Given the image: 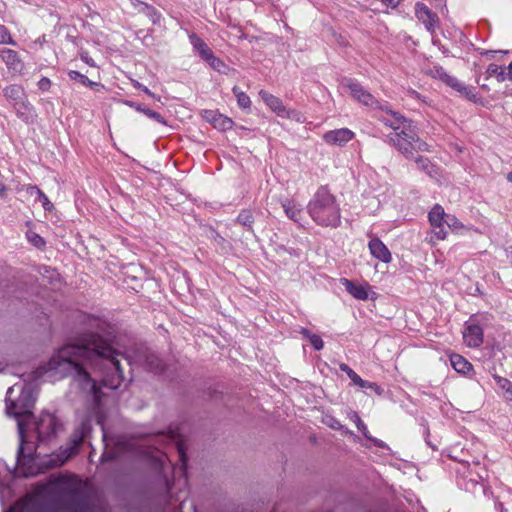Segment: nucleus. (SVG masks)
Wrapping results in <instances>:
<instances>
[{"mask_svg":"<svg viewBox=\"0 0 512 512\" xmlns=\"http://www.w3.org/2000/svg\"><path fill=\"white\" fill-rule=\"evenodd\" d=\"M119 357L124 358L130 366H141L154 373L164 370L162 360L144 344H134L120 351L98 333H87L77 343L61 347L45 367L32 372L27 379H23V383H17L7 390L6 412L17 420L20 438L16 456V473L19 476L29 477L38 471L35 465H30L36 459L32 453L34 447H28V453H25L24 447L26 428L34 419L31 410L36 400V385L33 381L46 372L54 371L63 377H72L82 390L98 398L96 381L88 369L108 370L101 380L102 385L117 389L124 379Z\"/></svg>","mask_w":512,"mask_h":512,"instance_id":"nucleus-1","label":"nucleus"},{"mask_svg":"<svg viewBox=\"0 0 512 512\" xmlns=\"http://www.w3.org/2000/svg\"><path fill=\"white\" fill-rule=\"evenodd\" d=\"M119 357L124 358L130 366H141L154 373L164 370L162 360L144 344H134L120 351L98 333H87L77 343L61 347L45 367L32 372L27 379H23V383H17L7 390L6 412L17 420L20 438L16 456V473L19 476L29 477L38 471L35 465H30L36 459L32 453L34 447H28V453H25L24 447L26 428L34 419L31 410L36 400V385L33 381L46 372L54 371L63 377H72L82 390L98 398L96 381L88 369L108 370L101 380L102 385L117 389L124 379Z\"/></svg>","mask_w":512,"mask_h":512,"instance_id":"nucleus-2","label":"nucleus"},{"mask_svg":"<svg viewBox=\"0 0 512 512\" xmlns=\"http://www.w3.org/2000/svg\"><path fill=\"white\" fill-rule=\"evenodd\" d=\"M60 428L61 425L57 418L48 412H43L37 420L35 418L32 419L26 428L25 453L29 452L28 447H34L32 453L36 459L30 462V465H35L38 469L31 476L42 473L50 468L60 467L69 458L76 455L83 440L91 431V423L88 419L81 421L72 434L69 444L66 447H61L59 452L52 454L44 453L42 451L43 446L56 437Z\"/></svg>","mask_w":512,"mask_h":512,"instance_id":"nucleus-3","label":"nucleus"},{"mask_svg":"<svg viewBox=\"0 0 512 512\" xmlns=\"http://www.w3.org/2000/svg\"><path fill=\"white\" fill-rule=\"evenodd\" d=\"M47 490L51 500H28L21 504L19 512H90L89 499L82 481L74 475H59L50 479Z\"/></svg>","mask_w":512,"mask_h":512,"instance_id":"nucleus-4","label":"nucleus"},{"mask_svg":"<svg viewBox=\"0 0 512 512\" xmlns=\"http://www.w3.org/2000/svg\"><path fill=\"white\" fill-rule=\"evenodd\" d=\"M307 212L319 226L336 228L341 223V210L335 196L320 187L307 204Z\"/></svg>","mask_w":512,"mask_h":512,"instance_id":"nucleus-5","label":"nucleus"},{"mask_svg":"<svg viewBox=\"0 0 512 512\" xmlns=\"http://www.w3.org/2000/svg\"><path fill=\"white\" fill-rule=\"evenodd\" d=\"M389 143L406 159H414L418 152L429 151V145L419 138L416 126L412 121L405 124L397 132L388 135Z\"/></svg>","mask_w":512,"mask_h":512,"instance_id":"nucleus-6","label":"nucleus"},{"mask_svg":"<svg viewBox=\"0 0 512 512\" xmlns=\"http://www.w3.org/2000/svg\"><path fill=\"white\" fill-rule=\"evenodd\" d=\"M446 212L444 208L436 204L428 214V220L431 225V238L430 242L435 244L436 241L446 239L448 232L446 226Z\"/></svg>","mask_w":512,"mask_h":512,"instance_id":"nucleus-7","label":"nucleus"},{"mask_svg":"<svg viewBox=\"0 0 512 512\" xmlns=\"http://www.w3.org/2000/svg\"><path fill=\"white\" fill-rule=\"evenodd\" d=\"M415 16L425 26L429 33H435L439 24V17L426 4L422 2H417L415 4Z\"/></svg>","mask_w":512,"mask_h":512,"instance_id":"nucleus-8","label":"nucleus"},{"mask_svg":"<svg viewBox=\"0 0 512 512\" xmlns=\"http://www.w3.org/2000/svg\"><path fill=\"white\" fill-rule=\"evenodd\" d=\"M344 86L350 90L353 98L362 103L363 105L372 108L378 107L379 102L375 99V97L367 90H365L362 87V85L357 81L353 79H345Z\"/></svg>","mask_w":512,"mask_h":512,"instance_id":"nucleus-9","label":"nucleus"},{"mask_svg":"<svg viewBox=\"0 0 512 512\" xmlns=\"http://www.w3.org/2000/svg\"><path fill=\"white\" fill-rule=\"evenodd\" d=\"M375 109H377V107ZM378 109H380L379 115L376 116L378 120L381 121L384 125L392 128L394 132H397L402 127H404L405 124L411 121L398 112L392 111L388 107H382L379 103Z\"/></svg>","mask_w":512,"mask_h":512,"instance_id":"nucleus-10","label":"nucleus"},{"mask_svg":"<svg viewBox=\"0 0 512 512\" xmlns=\"http://www.w3.org/2000/svg\"><path fill=\"white\" fill-rule=\"evenodd\" d=\"M0 58L5 63L8 71L13 75H21L23 73L25 65L17 51L9 48L0 49Z\"/></svg>","mask_w":512,"mask_h":512,"instance_id":"nucleus-11","label":"nucleus"},{"mask_svg":"<svg viewBox=\"0 0 512 512\" xmlns=\"http://www.w3.org/2000/svg\"><path fill=\"white\" fill-rule=\"evenodd\" d=\"M354 136L355 133L352 130L348 128H340L327 131L323 134L322 138L328 145L342 147L351 141Z\"/></svg>","mask_w":512,"mask_h":512,"instance_id":"nucleus-12","label":"nucleus"},{"mask_svg":"<svg viewBox=\"0 0 512 512\" xmlns=\"http://www.w3.org/2000/svg\"><path fill=\"white\" fill-rule=\"evenodd\" d=\"M202 117L209 123H211L216 129L225 131L229 130L233 126V121L220 114L215 110H204L202 112Z\"/></svg>","mask_w":512,"mask_h":512,"instance_id":"nucleus-13","label":"nucleus"},{"mask_svg":"<svg viewBox=\"0 0 512 512\" xmlns=\"http://www.w3.org/2000/svg\"><path fill=\"white\" fill-rule=\"evenodd\" d=\"M463 338L467 346L479 347L483 343V330L478 324L469 323L463 332Z\"/></svg>","mask_w":512,"mask_h":512,"instance_id":"nucleus-14","label":"nucleus"},{"mask_svg":"<svg viewBox=\"0 0 512 512\" xmlns=\"http://www.w3.org/2000/svg\"><path fill=\"white\" fill-rule=\"evenodd\" d=\"M340 283L346 291L357 300H367L369 298V284H356L347 278H341Z\"/></svg>","mask_w":512,"mask_h":512,"instance_id":"nucleus-15","label":"nucleus"},{"mask_svg":"<svg viewBox=\"0 0 512 512\" xmlns=\"http://www.w3.org/2000/svg\"><path fill=\"white\" fill-rule=\"evenodd\" d=\"M282 208L286 216L296 224L303 226L304 213L302 205L293 199H286L282 202Z\"/></svg>","mask_w":512,"mask_h":512,"instance_id":"nucleus-16","label":"nucleus"},{"mask_svg":"<svg viewBox=\"0 0 512 512\" xmlns=\"http://www.w3.org/2000/svg\"><path fill=\"white\" fill-rule=\"evenodd\" d=\"M259 96L263 100V102L278 116L281 117H290L289 112L287 111L286 107L282 103L281 99L278 97L261 90L259 92Z\"/></svg>","mask_w":512,"mask_h":512,"instance_id":"nucleus-17","label":"nucleus"},{"mask_svg":"<svg viewBox=\"0 0 512 512\" xmlns=\"http://www.w3.org/2000/svg\"><path fill=\"white\" fill-rule=\"evenodd\" d=\"M368 247L370 253L378 260L389 263L392 259L391 253L386 245L379 239L373 238L369 241Z\"/></svg>","mask_w":512,"mask_h":512,"instance_id":"nucleus-18","label":"nucleus"},{"mask_svg":"<svg viewBox=\"0 0 512 512\" xmlns=\"http://www.w3.org/2000/svg\"><path fill=\"white\" fill-rule=\"evenodd\" d=\"M132 7L139 13L145 14L154 24L160 23L161 13L153 6L140 0H129Z\"/></svg>","mask_w":512,"mask_h":512,"instance_id":"nucleus-19","label":"nucleus"},{"mask_svg":"<svg viewBox=\"0 0 512 512\" xmlns=\"http://www.w3.org/2000/svg\"><path fill=\"white\" fill-rule=\"evenodd\" d=\"M445 83L469 100H474L476 98L475 88L465 85L456 77L449 76Z\"/></svg>","mask_w":512,"mask_h":512,"instance_id":"nucleus-20","label":"nucleus"},{"mask_svg":"<svg viewBox=\"0 0 512 512\" xmlns=\"http://www.w3.org/2000/svg\"><path fill=\"white\" fill-rule=\"evenodd\" d=\"M13 107L17 116L22 120L28 122L33 117V106L28 101L27 96L21 101L16 102Z\"/></svg>","mask_w":512,"mask_h":512,"instance_id":"nucleus-21","label":"nucleus"},{"mask_svg":"<svg viewBox=\"0 0 512 512\" xmlns=\"http://www.w3.org/2000/svg\"><path fill=\"white\" fill-rule=\"evenodd\" d=\"M4 96L7 98V100L12 104L15 105L16 102L21 101L23 98L26 97L25 91L23 87L17 84H12L7 86L3 90Z\"/></svg>","mask_w":512,"mask_h":512,"instance_id":"nucleus-22","label":"nucleus"},{"mask_svg":"<svg viewBox=\"0 0 512 512\" xmlns=\"http://www.w3.org/2000/svg\"><path fill=\"white\" fill-rule=\"evenodd\" d=\"M68 77L71 80L78 81L83 86L90 87L92 89H95L96 91H100L105 88L104 85H102L101 83L91 81L90 79H88L87 76L75 70L68 71Z\"/></svg>","mask_w":512,"mask_h":512,"instance_id":"nucleus-23","label":"nucleus"},{"mask_svg":"<svg viewBox=\"0 0 512 512\" xmlns=\"http://www.w3.org/2000/svg\"><path fill=\"white\" fill-rule=\"evenodd\" d=\"M189 39L193 49L198 52L199 56L203 60H205L212 53V50L208 47V45L196 34H191Z\"/></svg>","mask_w":512,"mask_h":512,"instance_id":"nucleus-24","label":"nucleus"},{"mask_svg":"<svg viewBox=\"0 0 512 512\" xmlns=\"http://www.w3.org/2000/svg\"><path fill=\"white\" fill-rule=\"evenodd\" d=\"M452 367L459 373H467L472 369L471 363H469L464 357L458 354H453L450 357Z\"/></svg>","mask_w":512,"mask_h":512,"instance_id":"nucleus-25","label":"nucleus"},{"mask_svg":"<svg viewBox=\"0 0 512 512\" xmlns=\"http://www.w3.org/2000/svg\"><path fill=\"white\" fill-rule=\"evenodd\" d=\"M127 104L130 106V107H133L135 108L137 111L143 113L144 115H146L147 117L153 119L154 121L160 123V124H163V125H166V121L164 119V117L159 114L158 112L156 111H153L149 108H145L139 104H135L134 102H127Z\"/></svg>","mask_w":512,"mask_h":512,"instance_id":"nucleus-26","label":"nucleus"},{"mask_svg":"<svg viewBox=\"0 0 512 512\" xmlns=\"http://www.w3.org/2000/svg\"><path fill=\"white\" fill-rule=\"evenodd\" d=\"M494 380L496 381L498 387L504 391L505 399L508 401H512V382L504 377L495 375Z\"/></svg>","mask_w":512,"mask_h":512,"instance_id":"nucleus-27","label":"nucleus"},{"mask_svg":"<svg viewBox=\"0 0 512 512\" xmlns=\"http://www.w3.org/2000/svg\"><path fill=\"white\" fill-rule=\"evenodd\" d=\"M236 222L249 231H252V224L254 223V216L251 210H242L236 218Z\"/></svg>","mask_w":512,"mask_h":512,"instance_id":"nucleus-28","label":"nucleus"},{"mask_svg":"<svg viewBox=\"0 0 512 512\" xmlns=\"http://www.w3.org/2000/svg\"><path fill=\"white\" fill-rule=\"evenodd\" d=\"M412 160L415 162L416 167L419 170H422L429 175H432L434 172V166L431 164L428 158L415 154V158Z\"/></svg>","mask_w":512,"mask_h":512,"instance_id":"nucleus-29","label":"nucleus"},{"mask_svg":"<svg viewBox=\"0 0 512 512\" xmlns=\"http://www.w3.org/2000/svg\"><path fill=\"white\" fill-rule=\"evenodd\" d=\"M446 226L454 233L464 230V224L454 215L446 213Z\"/></svg>","mask_w":512,"mask_h":512,"instance_id":"nucleus-30","label":"nucleus"},{"mask_svg":"<svg viewBox=\"0 0 512 512\" xmlns=\"http://www.w3.org/2000/svg\"><path fill=\"white\" fill-rule=\"evenodd\" d=\"M36 194L37 195V199L39 202H41L42 204V207L46 210V211H50L53 209V204L50 202V200L48 199V197L43 193L42 190H40L38 187L36 186H33V187H30V194L33 195V194Z\"/></svg>","mask_w":512,"mask_h":512,"instance_id":"nucleus-31","label":"nucleus"},{"mask_svg":"<svg viewBox=\"0 0 512 512\" xmlns=\"http://www.w3.org/2000/svg\"><path fill=\"white\" fill-rule=\"evenodd\" d=\"M425 73L433 78L440 79L444 83L446 82L447 78L450 76L447 74V72L444 70V68L440 65H434L430 68H427L425 70Z\"/></svg>","mask_w":512,"mask_h":512,"instance_id":"nucleus-32","label":"nucleus"},{"mask_svg":"<svg viewBox=\"0 0 512 512\" xmlns=\"http://www.w3.org/2000/svg\"><path fill=\"white\" fill-rule=\"evenodd\" d=\"M232 92L235 95V97L237 98V103H238L239 107L244 108V109L250 107V105H251L250 97L246 93L241 91L238 86H234L232 89Z\"/></svg>","mask_w":512,"mask_h":512,"instance_id":"nucleus-33","label":"nucleus"},{"mask_svg":"<svg viewBox=\"0 0 512 512\" xmlns=\"http://www.w3.org/2000/svg\"><path fill=\"white\" fill-rule=\"evenodd\" d=\"M204 61L207 62L211 68L218 72H224V69L226 68L225 63L216 57L213 52Z\"/></svg>","mask_w":512,"mask_h":512,"instance_id":"nucleus-34","label":"nucleus"},{"mask_svg":"<svg viewBox=\"0 0 512 512\" xmlns=\"http://www.w3.org/2000/svg\"><path fill=\"white\" fill-rule=\"evenodd\" d=\"M352 420L356 424L357 429L363 434L366 439H372L366 424L361 420L357 413H354L352 416Z\"/></svg>","mask_w":512,"mask_h":512,"instance_id":"nucleus-35","label":"nucleus"},{"mask_svg":"<svg viewBox=\"0 0 512 512\" xmlns=\"http://www.w3.org/2000/svg\"><path fill=\"white\" fill-rule=\"evenodd\" d=\"M0 44L16 45V42L13 40L8 29L4 25H0Z\"/></svg>","mask_w":512,"mask_h":512,"instance_id":"nucleus-36","label":"nucleus"},{"mask_svg":"<svg viewBox=\"0 0 512 512\" xmlns=\"http://www.w3.org/2000/svg\"><path fill=\"white\" fill-rule=\"evenodd\" d=\"M27 238L29 242L34 245L36 248H42L45 246V240L35 232L27 233Z\"/></svg>","mask_w":512,"mask_h":512,"instance_id":"nucleus-37","label":"nucleus"},{"mask_svg":"<svg viewBox=\"0 0 512 512\" xmlns=\"http://www.w3.org/2000/svg\"><path fill=\"white\" fill-rule=\"evenodd\" d=\"M131 83L133 85L134 88L138 89V90H141L143 91L145 94H147L149 97L151 98H154L156 100H160V97L159 96H156L153 92H151L146 86H144L143 84H141L139 81L137 80H131Z\"/></svg>","mask_w":512,"mask_h":512,"instance_id":"nucleus-38","label":"nucleus"},{"mask_svg":"<svg viewBox=\"0 0 512 512\" xmlns=\"http://www.w3.org/2000/svg\"><path fill=\"white\" fill-rule=\"evenodd\" d=\"M308 337L315 350L319 351L324 347V342L320 336L316 334H308Z\"/></svg>","mask_w":512,"mask_h":512,"instance_id":"nucleus-39","label":"nucleus"},{"mask_svg":"<svg viewBox=\"0 0 512 512\" xmlns=\"http://www.w3.org/2000/svg\"><path fill=\"white\" fill-rule=\"evenodd\" d=\"M502 67L497 65V64H490L488 67H487V70H486V73L489 77H495L498 75L499 73V70L501 69Z\"/></svg>","mask_w":512,"mask_h":512,"instance_id":"nucleus-40","label":"nucleus"},{"mask_svg":"<svg viewBox=\"0 0 512 512\" xmlns=\"http://www.w3.org/2000/svg\"><path fill=\"white\" fill-rule=\"evenodd\" d=\"M38 87L42 91H48L51 87V81L47 77H42L38 82Z\"/></svg>","mask_w":512,"mask_h":512,"instance_id":"nucleus-41","label":"nucleus"},{"mask_svg":"<svg viewBox=\"0 0 512 512\" xmlns=\"http://www.w3.org/2000/svg\"><path fill=\"white\" fill-rule=\"evenodd\" d=\"M212 239L220 247H224V245L226 244L225 238L216 231L212 232Z\"/></svg>","mask_w":512,"mask_h":512,"instance_id":"nucleus-42","label":"nucleus"},{"mask_svg":"<svg viewBox=\"0 0 512 512\" xmlns=\"http://www.w3.org/2000/svg\"><path fill=\"white\" fill-rule=\"evenodd\" d=\"M178 455H179V459L181 461L182 468L185 469L186 463H187V457H186V454L184 452V448L182 445H179V447H178Z\"/></svg>","mask_w":512,"mask_h":512,"instance_id":"nucleus-43","label":"nucleus"},{"mask_svg":"<svg viewBox=\"0 0 512 512\" xmlns=\"http://www.w3.org/2000/svg\"><path fill=\"white\" fill-rule=\"evenodd\" d=\"M383 5L395 9L399 6L400 0H380Z\"/></svg>","mask_w":512,"mask_h":512,"instance_id":"nucleus-44","label":"nucleus"},{"mask_svg":"<svg viewBox=\"0 0 512 512\" xmlns=\"http://www.w3.org/2000/svg\"><path fill=\"white\" fill-rule=\"evenodd\" d=\"M496 79L498 82H504L506 80H508V75H507V70L506 68L502 67L500 70H499V73L498 75L496 76Z\"/></svg>","mask_w":512,"mask_h":512,"instance_id":"nucleus-45","label":"nucleus"},{"mask_svg":"<svg viewBox=\"0 0 512 512\" xmlns=\"http://www.w3.org/2000/svg\"><path fill=\"white\" fill-rule=\"evenodd\" d=\"M81 59L86 63L88 64L89 66L91 67H95L96 64L94 62V60L87 54V53H82L81 54Z\"/></svg>","mask_w":512,"mask_h":512,"instance_id":"nucleus-46","label":"nucleus"},{"mask_svg":"<svg viewBox=\"0 0 512 512\" xmlns=\"http://www.w3.org/2000/svg\"><path fill=\"white\" fill-rule=\"evenodd\" d=\"M360 388L377 390L378 385L376 383L363 380V384H361Z\"/></svg>","mask_w":512,"mask_h":512,"instance_id":"nucleus-47","label":"nucleus"},{"mask_svg":"<svg viewBox=\"0 0 512 512\" xmlns=\"http://www.w3.org/2000/svg\"><path fill=\"white\" fill-rule=\"evenodd\" d=\"M115 457H116V454H115V453L105 451V452L103 453V455L101 456V460H102V461H109V460L114 459Z\"/></svg>","mask_w":512,"mask_h":512,"instance_id":"nucleus-48","label":"nucleus"},{"mask_svg":"<svg viewBox=\"0 0 512 512\" xmlns=\"http://www.w3.org/2000/svg\"><path fill=\"white\" fill-rule=\"evenodd\" d=\"M409 96L414 98V99H417V100H421L423 102H426V100L415 90H410L409 91Z\"/></svg>","mask_w":512,"mask_h":512,"instance_id":"nucleus-49","label":"nucleus"},{"mask_svg":"<svg viewBox=\"0 0 512 512\" xmlns=\"http://www.w3.org/2000/svg\"><path fill=\"white\" fill-rule=\"evenodd\" d=\"M375 446L379 447V448H385L386 447V444L382 441V440H379L377 438H374L372 437V439H369Z\"/></svg>","mask_w":512,"mask_h":512,"instance_id":"nucleus-50","label":"nucleus"},{"mask_svg":"<svg viewBox=\"0 0 512 512\" xmlns=\"http://www.w3.org/2000/svg\"><path fill=\"white\" fill-rule=\"evenodd\" d=\"M339 369L342 371V372H345L347 374V376L349 375V373H351L353 370L345 363H341L339 365Z\"/></svg>","mask_w":512,"mask_h":512,"instance_id":"nucleus-51","label":"nucleus"},{"mask_svg":"<svg viewBox=\"0 0 512 512\" xmlns=\"http://www.w3.org/2000/svg\"><path fill=\"white\" fill-rule=\"evenodd\" d=\"M98 423H99V424L101 425V427H102V432H103V441H104V443H105V447L107 448V447H108V445H109V440H108L107 432H106V430L104 429L103 424H102L100 421H98Z\"/></svg>","mask_w":512,"mask_h":512,"instance_id":"nucleus-52","label":"nucleus"},{"mask_svg":"<svg viewBox=\"0 0 512 512\" xmlns=\"http://www.w3.org/2000/svg\"><path fill=\"white\" fill-rule=\"evenodd\" d=\"M506 70H507L508 80L512 81V61L509 63Z\"/></svg>","mask_w":512,"mask_h":512,"instance_id":"nucleus-53","label":"nucleus"},{"mask_svg":"<svg viewBox=\"0 0 512 512\" xmlns=\"http://www.w3.org/2000/svg\"><path fill=\"white\" fill-rule=\"evenodd\" d=\"M353 384L360 387L361 384H363V379L358 375V377L353 381Z\"/></svg>","mask_w":512,"mask_h":512,"instance_id":"nucleus-54","label":"nucleus"},{"mask_svg":"<svg viewBox=\"0 0 512 512\" xmlns=\"http://www.w3.org/2000/svg\"><path fill=\"white\" fill-rule=\"evenodd\" d=\"M348 377L353 382L358 377V374L353 370L351 373H349Z\"/></svg>","mask_w":512,"mask_h":512,"instance_id":"nucleus-55","label":"nucleus"},{"mask_svg":"<svg viewBox=\"0 0 512 512\" xmlns=\"http://www.w3.org/2000/svg\"><path fill=\"white\" fill-rule=\"evenodd\" d=\"M348 377L353 382L358 377V374L353 370L351 373H349Z\"/></svg>","mask_w":512,"mask_h":512,"instance_id":"nucleus-56","label":"nucleus"},{"mask_svg":"<svg viewBox=\"0 0 512 512\" xmlns=\"http://www.w3.org/2000/svg\"><path fill=\"white\" fill-rule=\"evenodd\" d=\"M116 444H117V446H118V448H117V449H118V451L123 450V448H122L121 446H122L124 443H123L121 440H117Z\"/></svg>","mask_w":512,"mask_h":512,"instance_id":"nucleus-57","label":"nucleus"},{"mask_svg":"<svg viewBox=\"0 0 512 512\" xmlns=\"http://www.w3.org/2000/svg\"><path fill=\"white\" fill-rule=\"evenodd\" d=\"M4 191H5V187L2 183H0V195H2Z\"/></svg>","mask_w":512,"mask_h":512,"instance_id":"nucleus-58","label":"nucleus"},{"mask_svg":"<svg viewBox=\"0 0 512 512\" xmlns=\"http://www.w3.org/2000/svg\"><path fill=\"white\" fill-rule=\"evenodd\" d=\"M507 180L512 183V171L507 175Z\"/></svg>","mask_w":512,"mask_h":512,"instance_id":"nucleus-59","label":"nucleus"},{"mask_svg":"<svg viewBox=\"0 0 512 512\" xmlns=\"http://www.w3.org/2000/svg\"><path fill=\"white\" fill-rule=\"evenodd\" d=\"M6 364L0 363V372L4 371Z\"/></svg>","mask_w":512,"mask_h":512,"instance_id":"nucleus-60","label":"nucleus"}]
</instances>
